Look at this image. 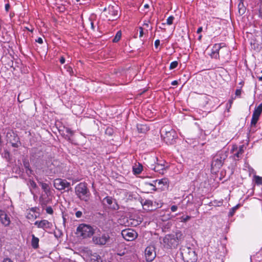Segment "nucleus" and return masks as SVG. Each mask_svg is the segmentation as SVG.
Wrapping results in <instances>:
<instances>
[{"label": "nucleus", "instance_id": "1", "mask_svg": "<svg viewBox=\"0 0 262 262\" xmlns=\"http://www.w3.org/2000/svg\"><path fill=\"white\" fill-rule=\"evenodd\" d=\"M220 53H221V57L224 59H228L229 56V50L225 47L224 43H216L214 45L210 56L212 58L215 59H220Z\"/></svg>", "mask_w": 262, "mask_h": 262}, {"label": "nucleus", "instance_id": "2", "mask_svg": "<svg viewBox=\"0 0 262 262\" xmlns=\"http://www.w3.org/2000/svg\"><path fill=\"white\" fill-rule=\"evenodd\" d=\"M75 192L77 196L82 201L88 202L90 195V192L85 183H80L75 188Z\"/></svg>", "mask_w": 262, "mask_h": 262}, {"label": "nucleus", "instance_id": "3", "mask_svg": "<svg viewBox=\"0 0 262 262\" xmlns=\"http://www.w3.org/2000/svg\"><path fill=\"white\" fill-rule=\"evenodd\" d=\"M182 234L177 233L175 234L166 235L163 238L164 246L166 248H172L176 247L181 238Z\"/></svg>", "mask_w": 262, "mask_h": 262}, {"label": "nucleus", "instance_id": "4", "mask_svg": "<svg viewBox=\"0 0 262 262\" xmlns=\"http://www.w3.org/2000/svg\"><path fill=\"white\" fill-rule=\"evenodd\" d=\"M161 134L167 144H174L177 137L176 132L172 129L167 130L166 128H163L161 130Z\"/></svg>", "mask_w": 262, "mask_h": 262}, {"label": "nucleus", "instance_id": "5", "mask_svg": "<svg viewBox=\"0 0 262 262\" xmlns=\"http://www.w3.org/2000/svg\"><path fill=\"white\" fill-rule=\"evenodd\" d=\"M76 233L83 238H86L93 235L94 231L91 226L81 224L77 227Z\"/></svg>", "mask_w": 262, "mask_h": 262}, {"label": "nucleus", "instance_id": "6", "mask_svg": "<svg viewBox=\"0 0 262 262\" xmlns=\"http://www.w3.org/2000/svg\"><path fill=\"white\" fill-rule=\"evenodd\" d=\"M227 155L223 153H219L213 157L211 169L213 170L220 169L224 162Z\"/></svg>", "mask_w": 262, "mask_h": 262}, {"label": "nucleus", "instance_id": "7", "mask_svg": "<svg viewBox=\"0 0 262 262\" xmlns=\"http://www.w3.org/2000/svg\"><path fill=\"white\" fill-rule=\"evenodd\" d=\"M182 253L184 260L186 262H195L197 260V255L192 249L184 248Z\"/></svg>", "mask_w": 262, "mask_h": 262}, {"label": "nucleus", "instance_id": "8", "mask_svg": "<svg viewBox=\"0 0 262 262\" xmlns=\"http://www.w3.org/2000/svg\"><path fill=\"white\" fill-rule=\"evenodd\" d=\"M54 186L56 189L59 190H65L69 192L72 190L70 183L68 182L65 179L60 178L56 179L54 181Z\"/></svg>", "mask_w": 262, "mask_h": 262}, {"label": "nucleus", "instance_id": "9", "mask_svg": "<svg viewBox=\"0 0 262 262\" xmlns=\"http://www.w3.org/2000/svg\"><path fill=\"white\" fill-rule=\"evenodd\" d=\"M110 236L108 233H103L99 236H94L93 237V242L96 245L103 246L108 244L110 242Z\"/></svg>", "mask_w": 262, "mask_h": 262}, {"label": "nucleus", "instance_id": "10", "mask_svg": "<svg viewBox=\"0 0 262 262\" xmlns=\"http://www.w3.org/2000/svg\"><path fill=\"white\" fill-rule=\"evenodd\" d=\"M121 234L124 239L128 241L134 240L138 235L135 230L130 229L122 230Z\"/></svg>", "mask_w": 262, "mask_h": 262}, {"label": "nucleus", "instance_id": "11", "mask_svg": "<svg viewBox=\"0 0 262 262\" xmlns=\"http://www.w3.org/2000/svg\"><path fill=\"white\" fill-rule=\"evenodd\" d=\"M145 255L146 260L147 262H151L156 256L154 246H148L145 250Z\"/></svg>", "mask_w": 262, "mask_h": 262}, {"label": "nucleus", "instance_id": "12", "mask_svg": "<svg viewBox=\"0 0 262 262\" xmlns=\"http://www.w3.org/2000/svg\"><path fill=\"white\" fill-rule=\"evenodd\" d=\"M34 225L39 228H41L45 230L51 229L52 228V224L48 221L43 220L40 221H37L35 222Z\"/></svg>", "mask_w": 262, "mask_h": 262}, {"label": "nucleus", "instance_id": "13", "mask_svg": "<svg viewBox=\"0 0 262 262\" xmlns=\"http://www.w3.org/2000/svg\"><path fill=\"white\" fill-rule=\"evenodd\" d=\"M0 221L5 226H7L10 223V219L6 211L0 210Z\"/></svg>", "mask_w": 262, "mask_h": 262}, {"label": "nucleus", "instance_id": "14", "mask_svg": "<svg viewBox=\"0 0 262 262\" xmlns=\"http://www.w3.org/2000/svg\"><path fill=\"white\" fill-rule=\"evenodd\" d=\"M118 6H110L108 7L109 14L112 16V20L116 19L118 17Z\"/></svg>", "mask_w": 262, "mask_h": 262}, {"label": "nucleus", "instance_id": "15", "mask_svg": "<svg viewBox=\"0 0 262 262\" xmlns=\"http://www.w3.org/2000/svg\"><path fill=\"white\" fill-rule=\"evenodd\" d=\"M139 133H145L149 130V127L146 124H138L137 125Z\"/></svg>", "mask_w": 262, "mask_h": 262}, {"label": "nucleus", "instance_id": "16", "mask_svg": "<svg viewBox=\"0 0 262 262\" xmlns=\"http://www.w3.org/2000/svg\"><path fill=\"white\" fill-rule=\"evenodd\" d=\"M238 13L240 15H243L246 12V8L244 4V0H240L238 5Z\"/></svg>", "mask_w": 262, "mask_h": 262}, {"label": "nucleus", "instance_id": "17", "mask_svg": "<svg viewBox=\"0 0 262 262\" xmlns=\"http://www.w3.org/2000/svg\"><path fill=\"white\" fill-rule=\"evenodd\" d=\"M259 117L255 116L252 114V117L251 121V130L250 131L254 132V129L253 128V127H255L256 124L258 120Z\"/></svg>", "mask_w": 262, "mask_h": 262}, {"label": "nucleus", "instance_id": "18", "mask_svg": "<svg viewBox=\"0 0 262 262\" xmlns=\"http://www.w3.org/2000/svg\"><path fill=\"white\" fill-rule=\"evenodd\" d=\"M32 241H31V245L34 249H37L38 248V243H39V238L37 237H35L34 234L32 235Z\"/></svg>", "mask_w": 262, "mask_h": 262}, {"label": "nucleus", "instance_id": "19", "mask_svg": "<svg viewBox=\"0 0 262 262\" xmlns=\"http://www.w3.org/2000/svg\"><path fill=\"white\" fill-rule=\"evenodd\" d=\"M23 165L26 169V172L28 174H32V170L31 169L30 167V163L28 161L24 160L23 161Z\"/></svg>", "mask_w": 262, "mask_h": 262}, {"label": "nucleus", "instance_id": "20", "mask_svg": "<svg viewBox=\"0 0 262 262\" xmlns=\"http://www.w3.org/2000/svg\"><path fill=\"white\" fill-rule=\"evenodd\" d=\"M143 169L142 165L138 163V165L135 166H134L133 168V172L136 174H140Z\"/></svg>", "mask_w": 262, "mask_h": 262}, {"label": "nucleus", "instance_id": "21", "mask_svg": "<svg viewBox=\"0 0 262 262\" xmlns=\"http://www.w3.org/2000/svg\"><path fill=\"white\" fill-rule=\"evenodd\" d=\"M262 112V104H259L256 107L253 113V114L259 117Z\"/></svg>", "mask_w": 262, "mask_h": 262}, {"label": "nucleus", "instance_id": "22", "mask_svg": "<svg viewBox=\"0 0 262 262\" xmlns=\"http://www.w3.org/2000/svg\"><path fill=\"white\" fill-rule=\"evenodd\" d=\"M164 169H165L164 165L162 164H157L153 168V170L155 171L159 172V173H161V170L163 171Z\"/></svg>", "mask_w": 262, "mask_h": 262}, {"label": "nucleus", "instance_id": "23", "mask_svg": "<svg viewBox=\"0 0 262 262\" xmlns=\"http://www.w3.org/2000/svg\"><path fill=\"white\" fill-rule=\"evenodd\" d=\"M40 186L41 188L43 190V191L47 193L50 191V188L49 185L47 183L40 182Z\"/></svg>", "mask_w": 262, "mask_h": 262}, {"label": "nucleus", "instance_id": "24", "mask_svg": "<svg viewBox=\"0 0 262 262\" xmlns=\"http://www.w3.org/2000/svg\"><path fill=\"white\" fill-rule=\"evenodd\" d=\"M39 215V213H33L32 212H28L26 216L27 218L29 220L35 219Z\"/></svg>", "mask_w": 262, "mask_h": 262}, {"label": "nucleus", "instance_id": "25", "mask_svg": "<svg viewBox=\"0 0 262 262\" xmlns=\"http://www.w3.org/2000/svg\"><path fill=\"white\" fill-rule=\"evenodd\" d=\"M143 206H147L148 210H152V209L150 208V207H151L152 205V202L150 200H145L143 203L141 202Z\"/></svg>", "mask_w": 262, "mask_h": 262}, {"label": "nucleus", "instance_id": "26", "mask_svg": "<svg viewBox=\"0 0 262 262\" xmlns=\"http://www.w3.org/2000/svg\"><path fill=\"white\" fill-rule=\"evenodd\" d=\"M153 182L156 184L157 183L159 185L163 184L164 185L167 184V180L166 179H162L161 180H157L154 181Z\"/></svg>", "mask_w": 262, "mask_h": 262}, {"label": "nucleus", "instance_id": "27", "mask_svg": "<svg viewBox=\"0 0 262 262\" xmlns=\"http://www.w3.org/2000/svg\"><path fill=\"white\" fill-rule=\"evenodd\" d=\"M121 32L119 31L117 32L115 36L113 39V41L114 42H117L121 38Z\"/></svg>", "mask_w": 262, "mask_h": 262}, {"label": "nucleus", "instance_id": "28", "mask_svg": "<svg viewBox=\"0 0 262 262\" xmlns=\"http://www.w3.org/2000/svg\"><path fill=\"white\" fill-rule=\"evenodd\" d=\"M243 152H244L243 146H242L239 147V148L238 150L237 151V152L234 154V156L236 157L237 158H240V157H241Z\"/></svg>", "mask_w": 262, "mask_h": 262}, {"label": "nucleus", "instance_id": "29", "mask_svg": "<svg viewBox=\"0 0 262 262\" xmlns=\"http://www.w3.org/2000/svg\"><path fill=\"white\" fill-rule=\"evenodd\" d=\"M238 207H239V205H236V206H234V207H232V208L231 209V210H230V212H229V216H232L234 215V213H235V211H236V210H237V209L238 208Z\"/></svg>", "mask_w": 262, "mask_h": 262}, {"label": "nucleus", "instance_id": "30", "mask_svg": "<svg viewBox=\"0 0 262 262\" xmlns=\"http://www.w3.org/2000/svg\"><path fill=\"white\" fill-rule=\"evenodd\" d=\"M37 210H39V208L38 207H32L28 210V212H32L33 213H39Z\"/></svg>", "mask_w": 262, "mask_h": 262}, {"label": "nucleus", "instance_id": "31", "mask_svg": "<svg viewBox=\"0 0 262 262\" xmlns=\"http://www.w3.org/2000/svg\"><path fill=\"white\" fill-rule=\"evenodd\" d=\"M190 219L191 216L189 215L183 216L180 218L181 221L183 222H186L188 221H189Z\"/></svg>", "mask_w": 262, "mask_h": 262}, {"label": "nucleus", "instance_id": "32", "mask_svg": "<svg viewBox=\"0 0 262 262\" xmlns=\"http://www.w3.org/2000/svg\"><path fill=\"white\" fill-rule=\"evenodd\" d=\"M173 19H174V17L173 16H169L166 20L167 24L168 25H171L172 24Z\"/></svg>", "mask_w": 262, "mask_h": 262}, {"label": "nucleus", "instance_id": "33", "mask_svg": "<svg viewBox=\"0 0 262 262\" xmlns=\"http://www.w3.org/2000/svg\"><path fill=\"white\" fill-rule=\"evenodd\" d=\"M104 201H105L108 205H111L113 203V200L111 197L106 196L105 197L104 200Z\"/></svg>", "mask_w": 262, "mask_h": 262}, {"label": "nucleus", "instance_id": "34", "mask_svg": "<svg viewBox=\"0 0 262 262\" xmlns=\"http://www.w3.org/2000/svg\"><path fill=\"white\" fill-rule=\"evenodd\" d=\"M178 61H173L170 63L169 69L171 70L173 69L176 68L178 66Z\"/></svg>", "mask_w": 262, "mask_h": 262}, {"label": "nucleus", "instance_id": "35", "mask_svg": "<svg viewBox=\"0 0 262 262\" xmlns=\"http://www.w3.org/2000/svg\"><path fill=\"white\" fill-rule=\"evenodd\" d=\"M29 185L30 187L33 189H35L37 187V185L33 180H30Z\"/></svg>", "mask_w": 262, "mask_h": 262}, {"label": "nucleus", "instance_id": "36", "mask_svg": "<svg viewBox=\"0 0 262 262\" xmlns=\"http://www.w3.org/2000/svg\"><path fill=\"white\" fill-rule=\"evenodd\" d=\"M46 210L47 213L48 214H52L53 213V209L51 206L47 207Z\"/></svg>", "mask_w": 262, "mask_h": 262}, {"label": "nucleus", "instance_id": "37", "mask_svg": "<svg viewBox=\"0 0 262 262\" xmlns=\"http://www.w3.org/2000/svg\"><path fill=\"white\" fill-rule=\"evenodd\" d=\"M105 133L110 136H111L113 134V129L111 128H107L106 129Z\"/></svg>", "mask_w": 262, "mask_h": 262}, {"label": "nucleus", "instance_id": "38", "mask_svg": "<svg viewBox=\"0 0 262 262\" xmlns=\"http://www.w3.org/2000/svg\"><path fill=\"white\" fill-rule=\"evenodd\" d=\"M66 132L68 134H70L71 136H73L74 134V132L69 128H66Z\"/></svg>", "mask_w": 262, "mask_h": 262}, {"label": "nucleus", "instance_id": "39", "mask_svg": "<svg viewBox=\"0 0 262 262\" xmlns=\"http://www.w3.org/2000/svg\"><path fill=\"white\" fill-rule=\"evenodd\" d=\"M82 215V213L81 211H77L76 213H75V215L77 217V218H80L81 217Z\"/></svg>", "mask_w": 262, "mask_h": 262}, {"label": "nucleus", "instance_id": "40", "mask_svg": "<svg viewBox=\"0 0 262 262\" xmlns=\"http://www.w3.org/2000/svg\"><path fill=\"white\" fill-rule=\"evenodd\" d=\"M241 92H242L241 89H236L235 94L237 96H240L241 95Z\"/></svg>", "mask_w": 262, "mask_h": 262}, {"label": "nucleus", "instance_id": "41", "mask_svg": "<svg viewBox=\"0 0 262 262\" xmlns=\"http://www.w3.org/2000/svg\"><path fill=\"white\" fill-rule=\"evenodd\" d=\"M262 182L261 178L259 177H256V183L258 184H261Z\"/></svg>", "mask_w": 262, "mask_h": 262}, {"label": "nucleus", "instance_id": "42", "mask_svg": "<svg viewBox=\"0 0 262 262\" xmlns=\"http://www.w3.org/2000/svg\"><path fill=\"white\" fill-rule=\"evenodd\" d=\"M170 209H171V211L175 212L177 210L178 207L176 205H172Z\"/></svg>", "mask_w": 262, "mask_h": 262}, {"label": "nucleus", "instance_id": "43", "mask_svg": "<svg viewBox=\"0 0 262 262\" xmlns=\"http://www.w3.org/2000/svg\"><path fill=\"white\" fill-rule=\"evenodd\" d=\"M139 29H140V35H139V37H141L143 36V28L142 27H140L139 28Z\"/></svg>", "mask_w": 262, "mask_h": 262}, {"label": "nucleus", "instance_id": "44", "mask_svg": "<svg viewBox=\"0 0 262 262\" xmlns=\"http://www.w3.org/2000/svg\"><path fill=\"white\" fill-rule=\"evenodd\" d=\"M160 40L159 39H157L155 41V46L156 48H158L159 47V46L160 45Z\"/></svg>", "mask_w": 262, "mask_h": 262}, {"label": "nucleus", "instance_id": "45", "mask_svg": "<svg viewBox=\"0 0 262 262\" xmlns=\"http://www.w3.org/2000/svg\"><path fill=\"white\" fill-rule=\"evenodd\" d=\"M36 41L38 43L41 44L43 42V40L41 37H38L36 40Z\"/></svg>", "mask_w": 262, "mask_h": 262}, {"label": "nucleus", "instance_id": "46", "mask_svg": "<svg viewBox=\"0 0 262 262\" xmlns=\"http://www.w3.org/2000/svg\"><path fill=\"white\" fill-rule=\"evenodd\" d=\"M63 136L64 137V138L68 140V141H70L71 140V138H70V136H69L68 134L67 135H65L64 134H63Z\"/></svg>", "mask_w": 262, "mask_h": 262}, {"label": "nucleus", "instance_id": "47", "mask_svg": "<svg viewBox=\"0 0 262 262\" xmlns=\"http://www.w3.org/2000/svg\"><path fill=\"white\" fill-rule=\"evenodd\" d=\"M11 144H12V146L13 147L17 148V147H18L19 146V145H18V143L17 141V142H15V143H11Z\"/></svg>", "mask_w": 262, "mask_h": 262}, {"label": "nucleus", "instance_id": "48", "mask_svg": "<svg viewBox=\"0 0 262 262\" xmlns=\"http://www.w3.org/2000/svg\"><path fill=\"white\" fill-rule=\"evenodd\" d=\"M3 262H13V261L9 258H5L3 260Z\"/></svg>", "mask_w": 262, "mask_h": 262}, {"label": "nucleus", "instance_id": "49", "mask_svg": "<svg viewBox=\"0 0 262 262\" xmlns=\"http://www.w3.org/2000/svg\"><path fill=\"white\" fill-rule=\"evenodd\" d=\"M10 6L9 4H8V3L6 4L5 5V10H6V11L8 12L9 11V9H10Z\"/></svg>", "mask_w": 262, "mask_h": 262}, {"label": "nucleus", "instance_id": "50", "mask_svg": "<svg viewBox=\"0 0 262 262\" xmlns=\"http://www.w3.org/2000/svg\"><path fill=\"white\" fill-rule=\"evenodd\" d=\"M60 62L63 64L65 62V58L63 57H61L60 58Z\"/></svg>", "mask_w": 262, "mask_h": 262}, {"label": "nucleus", "instance_id": "51", "mask_svg": "<svg viewBox=\"0 0 262 262\" xmlns=\"http://www.w3.org/2000/svg\"><path fill=\"white\" fill-rule=\"evenodd\" d=\"M148 184L149 185L154 187V188L152 189L153 190L156 191L157 190V188H156V186H155V185H156L155 184H154L153 183H149Z\"/></svg>", "mask_w": 262, "mask_h": 262}, {"label": "nucleus", "instance_id": "52", "mask_svg": "<svg viewBox=\"0 0 262 262\" xmlns=\"http://www.w3.org/2000/svg\"><path fill=\"white\" fill-rule=\"evenodd\" d=\"M17 99H18V101L19 102H23L24 101V99L20 98V94L18 96Z\"/></svg>", "mask_w": 262, "mask_h": 262}, {"label": "nucleus", "instance_id": "53", "mask_svg": "<svg viewBox=\"0 0 262 262\" xmlns=\"http://www.w3.org/2000/svg\"><path fill=\"white\" fill-rule=\"evenodd\" d=\"M202 30H203L202 27H199L197 30V31H196L197 33H198V34L200 33L202 31Z\"/></svg>", "mask_w": 262, "mask_h": 262}, {"label": "nucleus", "instance_id": "54", "mask_svg": "<svg viewBox=\"0 0 262 262\" xmlns=\"http://www.w3.org/2000/svg\"><path fill=\"white\" fill-rule=\"evenodd\" d=\"M178 84V82L177 80H174L171 82V85H176Z\"/></svg>", "mask_w": 262, "mask_h": 262}, {"label": "nucleus", "instance_id": "55", "mask_svg": "<svg viewBox=\"0 0 262 262\" xmlns=\"http://www.w3.org/2000/svg\"><path fill=\"white\" fill-rule=\"evenodd\" d=\"M144 8H148L149 5L148 4H145V5H144Z\"/></svg>", "mask_w": 262, "mask_h": 262}, {"label": "nucleus", "instance_id": "56", "mask_svg": "<svg viewBox=\"0 0 262 262\" xmlns=\"http://www.w3.org/2000/svg\"><path fill=\"white\" fill-rule=\"evenodd\" d=\"M91 27L93 29H94V24L93 22H91Z\"/></svg>", "mask_w": 262, "mask_h": 262}, {"label": "nucleus", "instance_id": "57", "mask_svg": "<svg viewBox=\"0 0 262 262\" xmlns=\"http://www.w3.org/2000/svg\"><path fill=\"white\" fill-rule=\"evenodd\" d=\"M155 166V165L151 164V165H150V168L151 169H153V168H154V167Z\"/></svg>", "mask_w": 262, "mask_h": 262}, {"label": "nucleus", "instance_id": "58", "mask_svg": "<svg viewBox=\"0 0 262 262\" xmlns=\"http://www.w3.org/2000/svg\"><path fill=\"white\" fill-rule=\"evenodd\" d=\"M201 38H202V35H200V36H199V37H198V39H199V40H200L201 39Z\"/></svg>", "mask_w": 262, "mask_h": 262}, {"label": "nucleus", "instance_id": "59", "mask_svg": "<svg viewBox=\"0 0 262 262\" xmlns=\"http://www.w3.org/2000/svg\"><path fill=\"white\" fill-rule=\"evenodd\" d=\"M259 80L262 81V76L258 78Z\"/></svg>", "mask_w": 262, "mask_h": 262}, {"label": "nucleus", "instance_id": "60", "mask_svg": "<svg viewBox=\"0 0 262 262\" xmlns=\"http://www.w3.org/2000/svg\"><path fill=\"white\" fill-rule=\"evenodd\" d=\"M259 13H260V16L262 18V11H260Z\"/></svg>", "mask_w": 262, "mask_h": 262}, {"label": "nucleus", "instance_id": "61", "mask_svg": "<svg viewBox=\"0 0 262 262\" xmlns=\"http://www.w3.org/2000/svg\"><path fill=\"white\" fill-rule=\"evenodd\" d=\"M63 224L65 225V223H66V219L64 217H63Z\"/></svg>", "mask_w": 262, "mask_h": 262}, {"label": "nucleus", "instance_id": "62", "mask_svg": "<svg viewBox=\"0 0 262 262\" xmlns=\"http://www.w3.org/2000/svg\"><path fill=\"white\" fill-rule=\"evenodd\" d=\"M144 25L146 26V27H148V24L147 23H145Z\"/></svg>", "mask_w": 262, "mask_h": 262}, {"label": "nucleus", "instance_id": "63", "mask_svg": "<svg viewBox=\"0 0 262 262\" xmlns=\"http://www.w3.org/2000/svg\"><path fill=\"white\" fill-rule=\"evenodd\" d=\"M250 261H251V262L252 261V256H250Z\"/></svg>", "mask_w": 262, "mask_h": 262}]
</instances>
